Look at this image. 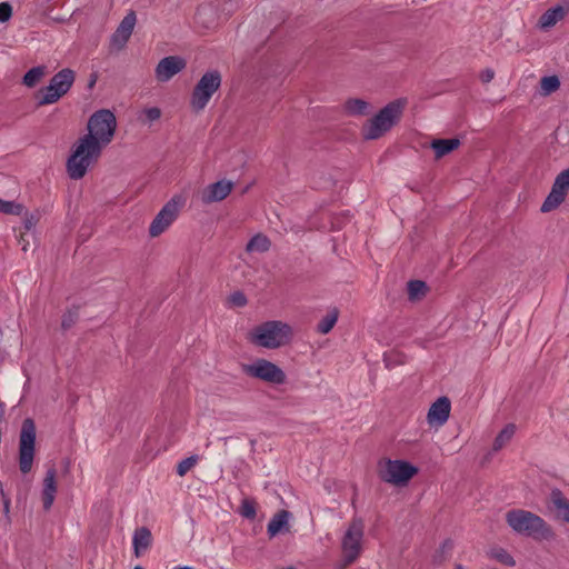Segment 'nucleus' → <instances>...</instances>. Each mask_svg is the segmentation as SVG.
Returning a JSON list of instances; mask_svg holds the SVG:
<instances>
[{
    "label": "nucleus",
    "instance_id": "ddd939ff",
    "mask_svg": "<svg viewBox=\"0 0 569 569\" xmlns=\"http://www.w3.org/2000/svg\"><path fill=\"white\" fill-rule=\"evenodd\" d=\"M187 66L186 60L179 56L164 57L156 67V78L160 82L169 81Z\"/></svg>",
    "mask_w": 569,
    "mask_h": 569
},
{
    "label": "nucleus",
    "instance_id": "cd10ccee",
    "mask_svg": "<svg viewBox=\"0 0 569 569\" xmlns=\"http://www.w3.org/2000/svg\"><path fill=\"white\" fill-rule=\"evenodd\" d=\"M489 557L497 560L501 565L508 567H515L516 560L513 557L503 548H493L489 551Z\"/></svg>",
    "mask_w": 569,
    "mask_h": 569
},
{
    "label": "nucleus",
    "instance_id": "412c9836",
    "mask_svg": "<svg viewBox=\"0 0 569 569\" xmlns=\"http://www.w3.org/2000/svg\"><path fill=\"white\" fill-rule=\"evenodd\" d=\"M291 513L288 510L278 511L269 521L267 532L270 537H274L281 530L288 531V520Z\"/></svg>",
    "mask_w": 569,
    "mask_h": 569
},
{
    "label": "nucleus",
    "instance_id": "5701e85b",
    "mask_svg": "<svg viewBox=\"0 0 569 569\" xmlns=\"http://www.w3.org/2000/svg\"><path fill=\"white\" fill-rule=\"evenodd\" d=\"M271 241L262 233L253 236L246 246L247 252H266L270 249Z\"/></svg>",
    "mask_w": 569,
    "mask_h": 569
},
{
    "label": "nucleus",
    "instance_id": "37998d69",
    "mask_svg": "<svg viewBox=\"0 0 569 569\" xmlns=\"http://www.w3.org/2000/svg\"><path fill=\"white\" fill-rule=\"evenodd\" d=\"M97 80H98L97 73H91L90 79H89V83H88V88L89 89L93 88L96 82H97Z\"/></svg>",
    "mask_w": 569,
    "mask_h": 569
},
{
    "label": "nucleus",
    "instance_id": "72a5a7b5",
    "mask_svg": "<svg viewBox=\"0 0 569 569\" xmlns=\"http://www.w3.org/2000/svg\"><path fill=\"white\" fill-rule=\"evenodd\" d=\"M240 515L246 519H254L257 516L256 502L253 500L243 499L240 507Z\"/></svg>",
    "mask_w": 569,
    "mask_h": 569
},
{
    "label": "nucleus",
    "instance_id": "a19ab883",
    "mask_svg": "<svg viewBox=\"0 0 569 569\" xmlns=\"http://www.w3.org/2000/svg\"><path fill=\"white\" fill-rule=\"evenodd\" d=\"M495 78V71L490 68L485 69L480 73V80L483 83H489Z\"/></svg>",
    "mask_w": 569,
    "mask_h": 569
},
{
    "label": "nucleus",
    "instance_id": "a878e982",
    "mask_svg": "<svg viewBox=\"0 0 569 569\" xmlns=\"http://www.w3.org/2000/svg\"><path fill=\"white\" fill-rule=\"evenodd\" d=\"M338 317L339 311L337 308H333L319 321L317 325V331L322 335L328 333L335 327Z\"/></svg>",
    "mask_w": 569,
    "mask_h": 569
},
{
    "label": "nucleus",
    "instance_id": "e433bc0d",
    "mask_svg": "<svg viewBox=\"0 0 569 569\" xmlns=\"http://www.w3.org/2000/svg\"><path fill=\"white\" fill-rule=\"evenodd\" d=\"M229 302L234 307H244L248 300L242 291H234L229 296Z\"/></svg>",
    "mask_w": 569,
    "mask_h": 569
},
{
    "label": "nucleus",
    "instance_id": "f8f14e48",
    "mask_svg": "<svg viewBox=\"0 0 569 569\" xmlns=\"http://www.w3.org/2000/svg\"><path fill=\"white\" fill-rule=\"evenodd\" d=\"M180 202V198L173 197L162 207L149 227L150 237L160 236L174 221Z\"/></svg>",
    "mask_w": 569,
    "mask_h": 569
},
{
    "label": "nucleus",
    "instance_id": "39448f33",
    "mask_svg": "<svg viewBox=\"0 0 569 569\" xmlns=\"http://www.w3.org/2000/svg\"><path fill=\"white\" fill-rule=\"evenodd\" d=\"M365 536V522L361 518L355 517L349 522L348 528L341 540L342 563L341 569L352 565L362 551V540Z\"/></svg>",
    "mask_w": 569,
    "mask_h": 569
},
{
    "label": "nucleus",
    "instance_id": "9d476101",
    "mask_svg": "<svg viewBox=\"0 0 569 569\" xmlns=\"http://www.w3.org/2000/svg\"><path fill=\"white\" fill-rule=\"evenodd\" d=\"M242 371L251 378L262 380L271 385H283L287 381V375L276 363L259 358L252 363H243Z\"/></svg>",
    "mask_w": 569,
    "mask_h": 569
},
{
    "label": "nucleus",
    "instance_id": "20e7f679",
    "mask_svg": "<svg viewBox=\"0 0 569 569\" xmlns=\"http://www.w3.org/2000/svg\"><path fill=\"white\" fill-rule=\"evenodd\" d=\"M292 328L280 320H270L254 327L250 332V341L262 348L277 349L288 345L292 339Z\"/></svg>",
    "mask_w": 569,
    "mask_h": 569
},
{
    "label": "nucleus",
    "instance_id": "c03bdc74",
    "mask_svg": "<svg viewBox=\"0 0 569 569\" xmlns=\"http://www.w3.org/2000/svg\"><path fill=\"white\" fill-rule=\"evenodd\" d=\"M455 569H465V567H463L462 565H460V563H457V565L455 566Z\"/></svg>",
    "mask_w": 569,
    "mask_h": 569
},
{
    "label": "nucleus",
    "instance_id": "4be33fe9",
    "mask_svg": "<svg viewBox=\"0 0 569 569\" xmlns=\"http://www.w3.org/2000/svg\"><path fill=\"white\" fill-rule=\"evenodd\" d=\"M343 109L349 116H365L368 113L369 103L359 98H350L345 102Z\"/></svg>",
    "mask_w": 569,
    "mask_h": 569
},
{
    "label": "nucleus",
    "instance_id": "4468645a",
    "mask_svg": "<svg viewBox=\"0 0 569 569\" xmlns=\"http://www.w3.org/2000/svg\"><path fill=\"white\" fill-rule=\"evenodd\" d=\"M233 183L228 180H220L207 186L201 193V201L206 204L226 199L232 191Z\"/></svg>",
    "mask_w": 569,
    "mask_h": 569
},
{
    "label": "nucleus",
    "instance_id": "dca6fc26",
    "mask_svg": "<svg viewBox=\"0 0 569 569\" xmlns=\"http://www.w3.org/2000/svg\"><path fill=\"white\" fill-rule=\"evenodd\" d=\"M56 475H57V471H56L54 467H51L47 470L46 477L43 479V488H42V492H41V499H42L43 509L46 511L51 509L54 498H56V493H57Z\"/></svg>",
    "mask_w": 569,
    "mask_h": 569
},
{
    "label": "nucleus",
    "instance_id": "58836bf2",
    "mask_svg": "<svg viewBox=\"0 0 569 569\" xmlns=\"http://www.w3.org/2000/svg\"><path fill=\"white\" fill-rule=\"evenodd\" d=\"M143 114L146 117V120L149 122L156 121L161 117V110L158 107H151L148 109H144Z\"/></svg>",
    "mask_w": 569,
    "mask_h": 569
},
{
    "label": "nucleus",
    "instance_id": "423d86ee",
    "mask_svg": "<svg viewBox=\"0 0 569 569\" xmlns=\"http://www.w3.org/2000/svg\"><path fill=\"white\" fill-rule=\"evenodd\" d=\"M76 80V72L70 68L58 71L47 87L39 90L38 106L56 103L61 97L67 94Z\"/></svg>",
    "mask_w": 569,
    "mask_h": 569
},
{
    "label": "nucleus",
    "instance_id": "ea45409f",
    "mask_svg": "<svg viewBox=\"0 0 569 569\" xmlns=\"http://www.w3.org/2000/svg\"><path fill=\"white\" fill-rule=\"evenodd\" d=\"M452 549H453V541L451 539H446L441 543V546L438 550L439 557H441L440 562L445 560V557H442V556L447 552H450Z\"/></svg>",
    "mask_w": 569,
    "mask_h": 569
},
{
    "label": "nucleus",
    "instance_id": "4c0bfd02",
    "mask_svg": "<svg viewBox=\"0 0 569 569\" xmlns=\"http://www.w3.org/2000/svg\"><path fill=\"white\" fill-rule=\"evenodd\" d=\"M12 17V7L9 2L0 3V22H7Z\"/></svg>",
    "mask_w": 569,
    "mask_h": 569
},
{
    "label": "nucleus",
    "instance_id": "6e6552de",
    "mask_svg": "<svg viewBox=\"0 0 569 569\" xmlns=\"http://www.w3.org/2000/svg\"><path fill=\"white\" fill-rule=\"evenodd\" d=\"M221 73L218 70L207 71L194 86L190 99L191 109L194 112L203 110L212 94L221 86Z\"/></svg>",
    "mask_w": 569,
    "mask_h": 569
},
{
    "label": "nucleus",
    "instance_id": "c9c22d12",
    "mask_svg": "<svg viewBox=\"0 0 569 569\" xmlns=\"http://www.w3.org/2000/svg\"><path fill=\"white\" fill-rule=\"evenodd\" d=\"M197 456H191V457H188L183 460H181L178 466H177V473L180 476V477H183L191 468L194 467V465L197 463Z\"/></svg>",
    "mask_w": 569,
    "mask_h": 569
},
{
    "label": "nucleus",
    "instance_id": "6ab92c4d",
    "mask_svg": "<svg viewBox=\"0 0 569 569\" xmlns=\"http://www.w3.org/2000/svg\"><path fill=\"white\" fill-rule=\"evenodd\" d=\"M460 143L458 138L435 139L431 141L430 147L435 151V158L440 159L456 150Z\"/></svg>",
    "mask_w": 569,
    "mask_h": 569
},
{
    "label": "nucleus",
    "instance_id": "7c9ffc66",
    "mask_svg": "<svg viewBox=\"0 0 569 569\" xmlns=\"http://www.w3.org/2000/svg\"><path fill=\"white\" fill-rule=\"evenodd\" d=\"M24 207L14 201H7L0 198V212L6 214L20 216L23 213Z\"/></svg>",
    "mask_w": 569,
    "mask_h": 569
},
{
    "label": "nucleus",
    "instance_id": "a18cd8bd",
    "mask_svg": "<svg viewBox=\"0 0 569 569\" xmlns=\"http://www.w3.org/2000/svg\"><path fill=\"white\" fill-rule=\"evenodd\" d=\"M178 569H193V568H192V567L184 566V567H179Z\"/></svg>",
    "mask_w": 569,
    "mask_h": 569
},
{
    "label": "nucleus",
    "instance_id": "f257e3e1",
    "mask_svg": "<svg viewBox=\"0 0 569 569\" xmlns=\"http://www.w3.org/2000/svg\"><path fill=\"white\" fill-rule=\"evenodd\" d=\"M87 127L89 132L76 142L67 160V172L73 180L82 179L100 157L102 147L111 142L117 120L110 110L101 109L89 118Z\"/></svg>",
    "mask_w": 569,
    "mask_h": 569
},
{
    "label": "nucleus",
    "instance_id": "0eeeda50",
    "mask_svg": "<svg viewBox=\"0 0 569 569\" xmlns=\"http://www.w3.org/2000/svg\"><path fill=\"white\" fill-rule=\"evenodd\" d=\"M419 469L405 460L386 459L379 462V478L391 485L405 486L418 473Z\"/></svg>",
    "mask_w": 569,
    "mask_h": 569
},
{
    "label": "nucleus",
    "instance_id": "473e14b6",
    "mask_svg": "<svg viewBox=\"0 0 569 569\" xmlns=\"http://www.w3.org/2000/svg\"><path fill=\"white\" fill-rule=\"evenodd\" d=\"M137 22V16L133 10H130L127 16L121 20L120 24L118 26L119 29L127 32L129 36L132 34L133 28Z\"/></svg>",
    "mask_w": 569,
    "mask_h": 569
},
{
    "label": "nucleus",
    "instance_id": "f03ea898",
    "mask_svg": "<svg viewBox=\"0 0 569 569\" xmlns=\"http://www.w3.org/2000/svg\"><path fill=\"white\" fill-rule=\"evenodd\" d=\"M408 104L407 98H398L387 103L379 112L369 119L362 127L365 140H377L396 127L403 116Z\"/></svg>",
    "mask_w": 569,
    "mask_h": 569
},
{
    "label": "nucleus",
    "instance_id": "79ce46f5",
    "mask_svg": "<svg viewBox=\"0 0 569 569\" xmlns=\"http://www.w3.org/2000/svg\"><path fill=\"white\" fill-rule=\"evenodd\" d=\"M1 496H2V499H3L4 511L9 512L10 500H9V498L6 497L3 489H1Z\"/></svg>",
    "mask_w": 569,
    "mask_h": 569
},
{
    "label": "nucleus",
    "instance_id": "bb28decb",
    "mask_svg": "<svg viewBox=\"0 0 569 569\" xmlns=\"http://www.w3.org/2000/svg\"><path fill=\"white\" fill-rule=\"evenodd\" d=\"M428 287L422 280H410L408 282V296L410 300H418L426 296Z\"/></svg>",
    "mask_w": 569,
    "mask_h": 569
},
{
    "label": "nucleus",
    "instance_id": "393cba45",
    "mask_svg": "<svg viewBox=\"0 0 569 569\" xmlns=\"http://www.w3.org/2000/svg\"><path fill=\"white\" fill-rule=\"evenodd\" d=\"M46 74L44 66H37L31 68L22 78V83L28 88H33Z\"/></svg>",
    "mask_w": 569,
    "mask_h": 569
},
{
    "label": "nucleus",
    "instance_id": "2f4dec72",
    "mask_svg": "<svg viewBox=\"0 0 569 569\" xmlns=\"http://www.w3.org/2000/svg\"><path fill=\"white\" fill-rule=\"evenodd\" d=\"M131 36H129L127 32L122 31L121 29L117 28L116 31L112 33L110 38V44L112 48L117 50H121L126 47L128 40Z\"/></svg>",
    "mask_w": 569,
    "mask_h": 569
},
{
    "label": "nucleus",
    "instance_id": "aec40b11",
    "mask_svg": "<svg viewBox=\"0 0 569 569\" xmlns=\"http://www.w3.org/2000/svg\"><path fill=\"white\" fill-rule=\"evenodd\" d=\"M550 500L552 507L558 511V516L569 523V499L565 497L560 489L556 488L550 493Z\"/></svg>",
    "mask_w": 569,
    "mask_h": 569
},
{
    "label": "nucleus",
    "instance_id": "7ed1b4c3",
    "mask_svg": "<svg viewBox=\"0 0 569 569\" xmlns=\"http://www.w3.org/2000/svg\"><path fill=\"white\" fill-rule=\"evenodd\" d=\"M506 522L515 532L536 540H551L555 538L552 528L540 516L528 510H509L506 513Z\"/></svg>",
    "mask_w": 569,
    "mask_h": 569
},
{
    "label": "nucleus",
    "instance_id": "c756f323",
    "mask_svg": "<svg viewBox=\"0 0 569 569\" xmlns=\"http://www.w3.org/2000/svg\"><path fill=\"white\" fill-rule=\"evenodd\" d=\"M541 92L548 96L560 88V80L557 76L542 77L540 80Z\"/></svg>",
    "mask_w": 569,
    "mask_h": 569
},
{
    "label": "nucleus",
    "instance_id": "49530a36",
    "mask_svg": "<svg viewBox=\"0 0 569 569\" xmlns=\"http://www.w3.org/2000/svg\"><path fill=\"white\" fill-rule=\"evenodd\" d=\"M133 569H144V568L141 566H136Z\"/></svg>",
    "mask_w": 569,
    "mask_h": 569
},
{
    "label": "nucleus",
    "instance_id": "a211bd4d",
    "mask_svg": "<svg viewBox=\"0 0 569 569\" xmlns=\"http://www.w3.org/2000/svg\"><path fill=\"white\" fill-rule=\"evenodd\" d=\"M132 543L134 556L139 558L152 545V533L150 529L147 527L137 528L133 533Z\"/></svg>",
    "mask_w": 569,
    "mask_h": 569
},
{
    "label": "nucleus",
    "instance_id": "de8ad7c7",
    "mask_svg": "<svg viewBox=\"0 0 569 569\" xmlns=\"http://www.w3.org/2000/svg\"><path fill=\"white\" fill-rule=\"evenodd\" d=\"M69 468V461H66V470Z\"/></svg>",
    "mask_w": 569,
    "mask_h": 569
},
{
    "label": "nucleus",
    "instance_id": "f3484780",
    "mask_svg": "<svg viewBox=\"0 0 569 569\" xmlns=\"http://www.w3.org/2000/svg\"><path fill=\"white\" fill-rule=\"evenodd\" d=\"M568 12V2H566L565 4H557L552 8H549L546 12H543L540 16L538 20V26L539 28L547 30L553 27L557 22L561 21L567 16Z\"/></svg>",
    "mask_w": 569,
    "mask_h": 569
},
{
    "label": "nucleus",
    "instance_id": "2eb2a0df",
    "mask_svg": "<svg viewBox=\"0 0 569 569\" xmlns=\"http://www.w3.org/2000/svg\"><path fill=\"white\" fill-rule=\"evenodd\" d=\"M451 410L450 399L446 396L438 398L429 408L427 420L430 425L443 426Z\"/></svg>",
    "mask_w": 569,
    "mask_h": 569
},
{
    "label": "nucleus",
    "instance_id": "1a4fd4ad",
    "mask_svg": "<svg viewBox=\"0 0 569 569\" xmlns=\"http://www.w3.org/2000/svg\"><path fill=\"white\" fill-rule=\"evenodd\" d=\"M36 446V425L31 418L23 420L19 438V469L28 473L32 469Z\"/></svg>",
    "mask_w": 569,
    "mask_h": 569
},
{
    "label": "nucleus",
    "instance_id": "f704fd0d",
    "mask_svg": "<svg viewBox=\"0 0 569 569\" xmlns=\"http://www.w3.org/2000/svg\"><path fill=\"white\" fill-rule=\"evenodd\" d=\"M23 228L26 231L32 230L37 223L40 220V212L39 211H32V212H23Z\"/></svg>",
    "mask_w": 569,
    "mask_h": 569
},
{
    "label": "nucleus",
    "instance_id": "b1692460",
    "mask_svg": "<svg viewBox=\"0 0 569 569\" xmlns=\"http://www.w3.org/2000/svg\"><path fill=\"white\" fill-rule=\"evenodd\" d=\"M516 432V426L513 423H508L505 428L497 435L492 449L495 451L501 450L513 437Z\"/></svg>",
    "mask_w": 569,
    "mask_h": 569
},
{
    "label": "nucleus",
    "instance_id": "c85d7f7f",
    "mask_svg": "<svg viewBox=\"0 0 569 569\" xmlns=\"http://www.w3.org/2000/svg\"><path fill=\"white\" fill-rule=\"evenodd\" d=\"M78 319H79V307L72 306L62 316L61 329L63 331L69 330L70 328H72L76 325Z\"/></svg>",
    "mask_w": 569,
    "mask_h": 569
},
{
    "label": "nucleus",
    "instance_id": "9b49d317",
    "mask_svg": "<svg viewBox=\"0 0 569 569\" xmlns=\"http://www.w3.org/2000/svg\"><path fill=\"white\" fill-rule=\"evenodd\" d=\"M569 190V167L561 171L555 179L550 193L545 199L540 210L550 212L557 209L566 199Z\"/></svg>",
    "mask_w": 569,
    "mask_h": 569
}]
</instances>
